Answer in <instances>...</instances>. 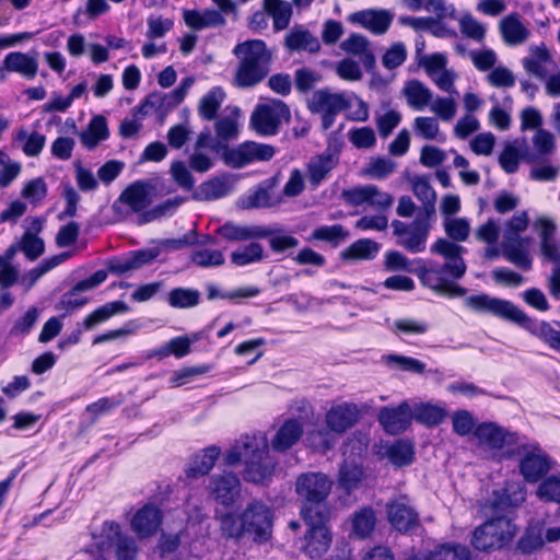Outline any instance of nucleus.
I'll return each instance as SVG.
<instances>
[{
	"instance_id": "4468645a",
	"label": "nucleus",
	"mask_w": 560,
	"mask_h": 560,
	"mask_svg": "<svg viewBox=\"0 0 560 560\" xmlns=\"http://www.w3.org/2000/svg\"><path fill=\"white\" fill-rule=\"evenodd\" d=\"M516 446L517 452H525L520 463V471L527 482H536L550 470V458L537 443Z\"/></svg>"
},
{
	"instance_id": "6ab92c4d",
	"label": "nucleus",
	"mask_w": 560,
	"mask_h": 560,
	"mask_svg": "<svg viewBox=\"0 0 560 560\" xmlns=\"http://www.w3.org/2000/svg\"><path fill=\"white\" fill-rule=\"evenodd\" d=\"M412 412L407 401L396 408L383 407L378 413V421L389 434L404 432L411 423Z\"/></svg>"
},
{
	"instance_id": "c85d7f7f",
	"label": "nucleus",
	"mask_w": 560,
	"mask_h": 560,
	"mask_svg": "<svg viewBox=\"0 0 560 560\" xmlns=\"http://www.w3.org/2000/svg\"><path fill=\"white\" fill-rule=\"evenodd\" d=\"M499 26L504 43L510 46L525 43L530 34L529 30L522 24L517 13L503 18Z\"/></svg>"
},
{
	"instance_id": "de8ad7c7",
	"label": "nucleus",
	"mask_w": 560,
	"mask_h": 560,
	"mask_svg": "<svg viewBox=\"0 0 560 560\" xmlns=\"http://www.w3.org/2000/svg\"><path fill=\"white\" fill-rule=\"evenodd\" d=\"M416 262L419 264V266L415 269V273L418 276L421 283L436 293L444 294V282L441 278V271H436L435 266L427 267L422 260H417Z\"/></svg>"
},
{
	"instance_id": "49530a36",
	"label": "nucleus",
	"mask_w": 560,
	"mask_h": 560,
	"mask_svg": "<svg viewBox=\"0 0 560 560\" xmlns=\"http://www.w3.org/2000/svg\"><path fill=\"white\" fill-rule=\"evenodd\" d=\"M184 100L182 92L173 90L170 93L154 92L148 95V104L153 105L154 112L166 114L174 109Z\"/></svg>"
},
{
	"instance_id": "774afa93",
	"label": "nucleus",
	"mask_w": 560,
	"mask_h": 560,
	"mask_svg": "<svg viewBox=\"0 0 560 560\" xmlns=\"http://www.w3.org/2000/svg\"><path fill=\"white\" fill-rule=\"evenodd\" d=\"M537 495L544 501L560 503V478L556 476L546 478L539 485Z\"/></svg>"
},
{
	"instance_id": "bb28decb",
	"label": "nucleus",
	"mask_w": 560,
	"mask_h": 560,
	"mask_svg": "<svg viewBox=\"0 0 560 560\" xmlns=\"http://www.w3.org/2000/svg\"><path fill=\"white\" fill-rule=\"evenodd\" d=\"M4 65L9 72H15L23 78L32 80L36 77L38 61L35 56L21 51H11L4 57Z\"/></svg>"
},
{
	"instance_id": "a18cd8bd",
	"label": "nucleus",
	"mask_w": 560,
	"mask_h": 560,
	"mask_svg": "<svg viewBox=\"0 0 560 560\" xmlns=\"http://www.w3.org/2000/svg\"><path fill=\"white\" fill-rule=\"evenodd\" d=\"M264 258V248L259 243L252 242L248 245L234 250L231 254V261L235 266L242 267L249 264L259 262Z\"/></svg>"
},
{
	"instance_id": "c756f323",
	"label": "nucleus",
	"mask_w": 560,
	"mask_h": 560,
	"mask_svg": "<svg viewBox=\"0 0 560 560\" xmlns=\"http://www.w3.org/2000/svg\"><path fill=\"white\" fill-rule=\"evenodd\" d=\"M284 46L291 51L305 50L317 52L320 49L318 38L303 27H293L285 36Z\"/></svg>"
},
{
	"instance_id": "412c9836",
	"label": "nucleus",
	"mask_w": 560,
	"mask_h": 560,
	"mask_svg": "<svg viewBox=\"0 0 560 560\" xmlns=\"http://www.w3.org/2000/svg\"><path fill=\"white\" fill-rule=\"evenodd\" d=\"M359 415L355 404L342 402L331 407L326 413V423L331 431L340 434L358 422Z\"/></svg>"
},
{
	"instance_id": "e433bc0d",
	"label": "nucleus",
	"mask_w": 560,
	"mask_h": 560,
	"mask_svg": "<svg viewBox=\"0 0 560 560\" xmlns=\"http://www.w3.org/2000/svg\"><path fill=\"white\" fill-rule=\"evenodd\" d=\"M129 311V306L124 301H114L96 308L83 320L86 330L94 328L97 324L103 323L116 314H122Z\"/></svg>"
},
{
	"instance_id": "f8f14e48",
	"label": "nucleus",
	"mask_w": 560,
	"mask_h": 560,
	"mask_svg": "<svg viewBox=\"0 0 560 560\" xmlns=\"http://www.w3.org/2000/svg\"><path fill=\"white\" fill-rule=\"evenodd\" d=\"M480 445L490 450H502L505 446H526L525 438L509 431L495 422H482L474 431Z\"/></svg>"
},
{
	"instance_id": "1a4fd4ad",
	"label": "nucleus",
	"mask_w": 560,
	"mask_h": 560,
	"mask_svg": "<svg viewBox=\"0 0 560 560\" xmlns=\"http://www.w3.org/2000/svg\"><path fill=\"white\" fill-rule=\"evenodd\" d=\"M290 109L280 100L266 104H259L250 116L252 128L260 136H273L278 133L283 120L290 119Z\"/></svg>"
},
{
	"instance_id": "cd10ccee",
	"label": "nucleus",
	"mask_w": 560,
	"mask_h": 560,
	"mask_svg": "<svg viewBox=\"0 0 560 560\" xmlns=\"http://www.w3.org/2000/svg\"><path fill=\"white\" fill-rule=\"evenodd\" d=\"M217 233L228 241H248L265 238L271 235V231L264 226H241L226 222L217 229Z\"/></svg>"
},
{
	"instance_id": "dca6fc26",
	"label": "nucleus",
	"mask_w": 560,
	"mask_h": 560,
	"mask_svg": "<svg viewBox=\"0 0 560 560\" xmlns=\"http://www.w3.org/2000/svg\"><path fill=\"white\" fill-rule=\"evenodd\" d=\"M389 524L399 533H410L420 526L418 512L407 497H399L387 504Z\"/></svg>"
},
{
	"instance_id": "052dcab7",
	"label": "nucleus",
	"mask_w": 560,
	"mask_h": 560,
	"mask_svg": "<svg viewBox=\"0 0 560 560\" xmlns=\"http://www.w3.org/2000/svg\"><path fill=\"white\" fill-rule=\"evenodd\" d=\"M459 28L463 35L478 43L485 39L486 27L469 13L459 20Z\"/></svg>"
},
{
	"instance_id": "20e7f679",
	"label": "nucleus",
	"mask_w": 560,
	"mask_h": 560,
	"mask_svg": "<svg viewBox=\"0 0 560 560\" xmlns=\"http://www.w3.org/2000/svg\"><path fill=\"white\" fill-rule=\"evenodd\" d=\"M233 54L238 59L235 83L240 88H252L269 73L271 52L261 39H249L237 44Z\"/></svg>"
},
{
	"instance_id": "423d86ee",
	"label": "nucleus",
	"mask_w": 560,
	"mask_h": 560,
	"mask_svg": "<svg viewBox=\"0 0 560 560\" xmlns=\"http://www.w3.org/2000/svg\"><path fill=\"white\" fill-rule=\"evenodd\" d=\"M515 525L506 517H492L472 532L471 545L480 551L501 549L515 535Z\"/></svg>"
},
{
	"instance_id": "09e8293b",
	"label": "nucleus",
	"mask_w": 560,
	"mask_h": 560,
	"mask_svg": "<svg viewBox=\"0 0 560 560\" xmlns=\"http://www.w3.org/2000/svg\"><path fill=\"white\" fill-rule=\"evenodd\" d=\"M190 261L200 268H215L224 265L225 258L221 250L202 248L190 254Z\"/></svg>"
},
{
	"instance_id": "37998d69",
	"label": "nucleus",
	"mask_w": 560,
	"mask_h": 560,
	"mask_svg": "<svg viewBox=\"0 0 560 560\" xmlns=\"http://www.w3.org/2000/svg\"><path fill=\"white\" fill-rule=\"evenodd\" d=\"M447 412L444 408L431 404H422L416 407L412 415L417 422L427 427L441 424L445 420Z\"/></svg>"
},
{
	"instance_id": "58836bf2",
	"label": "nucleus",
	"mask_w": 560,
	"mask_h": 560,
	"mask_svg": "<svg viewBox=\"0 0 560 560\" xmlns=\"http://www.w3.org/2000/svg\"><path fill=\"white\" fill-rule=\"evenodd\" d=\"M385 455L397 467L410 465L415 459L413 446L405 440H397L386 446Z\"/></svg>"
},
{
	"instance_id": "864d4df0",
	"label": "nucleus",
	"mask_w": 560,
	"mask_h": 560,
	"mask_svg": "<svg viewBox=\"0 0 560 560\" xmlns=\"http://www.w3.org/2000/svg\"><path fill=\"white\" fill-rule=\"evenodd\" d=\"M19 249L28 260L34 261L44 254L45 242L38 235L24 233L21 241L19 242Z\"/></svg>"
},
{
	"instance_id": "f257e3e1",
	"label": "nucleus",
	"mask_w": 560,
	"mask_h": 560,
	"mask_svg": "<svg viewBox=\"0 0 560 560\" xmlns=\"http://www.w3.org/2000/svg\"><path fill=\"white\" fill-rule=\"evenodd\" d=\"M213 518L225 540L238 542L248 537L256 544H264L272 536L273 512L258 499L249 501L240 514L215 509Z\"/></svg>"
},
{
	"instance_id": "c03bdc74",
	"label": "nucleus",
	"mask_w": 560,
	"mask_h": 560,
	"mask_svg": "<svg viewBox=\"0 0 560 560\" xmlns=\"http://www.w3.org/2000/svg\"><path fill=\"white\" fill-rule=\"evenodd\" d=\"M185 198L183 197H175L172 199H167L164 202L155 206L154 208L147 210L142 212L138 217V224H145L151 221L161 219L166 215H171L175 212V210L185 202Z\"/></svg>"
},
{
	"instance_id": "bf43d9fd",
	"label": "nucleus",
	"mask_w": 560,
	"mask_h": 560,
	"mask_svg": "<svg viewBox=\"0 0 560 560\" xmlns=\"http://www.w3.org/2000/svg\"><path fill=\"white\" fill-rule=\"evenodd\" d=\"M18 140H25V143L23 145V152L27 156H37L45 145L46 137L36 131L28 135L26 130L22 129L18 133Z\"/></svg>"
},
{
	"instance_id": "ddd939ff",
	"label": "nucleus",
	"mask_w": 560,
	"mask_h": 560,
	"mask_svg": "<svg viewBox=\"0 0 560 560\" xmlns=\"http://www.w3.org/2000/svg\"><path fill=\"white\" fill-rule=\"evenodd\" d=\"M209 497L218 504L232 506L241 495V480L236 474L224 471L210 477L208 485Z\"/></svg>"
},
{
	"instance_id": "4be33fe9",
	"label": "nucleus",
	"mask_w": 560,
	"mask_h": 560,
	"mask_svg": "<svg viewBox=\"0 0 560 560\" xmlns=\"http://www.w3.org/2000/svg\"><path fill=\"white\" fill-rule=\"evenodd\" d=\"M112 535L109 546L113 549L115 560H138L140 548L136 539L127 534H122L117 523H109Z\"/></svg>"
},
{
	"instance_id": "a878e982",
	"label": "nucleus",
	"mask_w": 560,
	"mask_h": 560,
	"mask_svg": "<svg viewBox=\"0 0 560 560\" xmlns=\"http://www.w3.org/2000/svg\"><path fill=\"white\" fill-rule=\"evenodd\" d=\"M436 271H441L443 279L444 294L448 296H464L467 289L455 284L452 280L460 279L466 272V264L464 260L457 259L454 262H445L442 266H435Z\"/></svg>"
},
{
	"instance_id": "680f3d73",
	"label": "nucleus",
	"mask_w": 560,
	"mask_h": 560,
	"mask_svg": "<svg viewBox=\"0 0 560 560\" xmlns=\"http://www.w3.org/2000/svg\"><path fill=\"white\" fill-rule=\"evenodd\" d=\"M396 163L387 158H374L365 168V174L376 179L386 178L394 173Z\"/></svg>"
},
{
	"instance_id": "13d9d810",
	"label": "nucleus",
	"mask_w": 560,
	"mask_h": 560,
	"mask_svg": "<svg viewBox=\"0 0 560 560\" xmlns=\"http://www.w3.org/2000/svg\"><path fill=\"white\" fill-rule=\"evenodd\" d=\"M453 431L459 436H466L475 431L476 420L471 412L465 409L457 410L452 416Z\"/></svg>"
},
{
	"instance_id": "8fccbe9b",
	"label": "nucleus",
	"mask_w": 560,
	"mask_h": 560,
	"mask_svg": "<svg viewBox=\"0 0 560 560\" xmlns=\"http://www.w3.org/2000/svg\"><path fill=\"white\" fill-rule=\"evenodd\" d=\"M432 552L435 560H470L471 557L469 548L457 542L441 545Z\"/></svg>"
},
{
	"instance_id": "4c0bfd02",
	"label": "nucleus",
	"mask_w": 560,
	"mask_h": 560,
	"mask_svg": "<svg viewBox=\"0 0 560 560\" xmlns=\"http://www.w3.org/2000/svg\"><path fill=\"white\" fill-rule=\"evenodd\" d=\"M264 9L273 19V28L282 31L289 26L292 5L283 0H264Z\"/></svg>"
},
{
	"instance_id": "2f4dec72",
	"label": "nucleus",
	"mask_w": 560,
	"mask_h": 560,
	"mask_svg": "<svg viewBox=\"0 0 560 560\" xmlns=\"http://www.w3.org/2000/svg\"><path fill=\"white\" fill-rule=\"evenodd\" d=\"M381 245L370 238H360L340 253L342 260H371L380 252Z\"/></svg>"
},
{
	"instance_id": "0eeeda50",
	"label": "nucleus",
	"mask_w": 560,
	"mask_h": 560,
	"mask_svg": "<svg viewBox=\"0 0 560 560\" xmlns=\"http://www.w3.org/2000/svg\"><path fill=\"white\" fill-rule=\"evenodd\" d=\"M330 516H316L311 520L302 517L307 530L301 538L300 551L310 559H318L326 555L332 542V533L327 526Z\"/></svg>"
},
{
	"instance_id": "e2e57ef3",
	"label": "nucleus",
	"mask_w": 560,
	"mask_h": 560,
	"mask_svg": "<svg viewBox=\"0 0 560 560\" xmlns=\"http://www.w3.org/2000/svg\"><path fill=\"white\" fill-rule=\"evenodd\" d=\"M241 209L264 208L270 206V195L267 188L259 186L253 194L238 199Z\"/></svg>"
},
{
	"instance_id": "72a5a7b5",
	"label": "nucleus",
	"mask_w": 560,
	"mask_h": 560,
	"mask_svg": "<svg viewBox=\"0 0 560 560\" xmlns=\"http://www.w3.org/2000/svg\"><path fill=\"white\" fill-rule=\"evenodd\" d=\"M544 546V524L539 521L530 522L517 542V550L523 555H530Z\"/></svg>"
},
{
	"instance_id": "b1692460",
	"label": "nucleus",
	"mask_w": 560,
	"mask_h": 560,
	"mask_svg": "<svg viewBox=\"0 0 560 560\" xmlns=\"http://www.w3.org/2000/svg\"><path fill=\"white\" fill-rule=\"evenodd\" d=\"M234 179L230 175L215 176L200 184L192 194V199L198 201L215 200L225 197L233 190Z\"/></svg>"
},
{
	"instance_id": "f704fd0d",
	"label": "nucleus",
	"mask_w": 560,
	"mask_h": 560,
	"mask_svg": "<svg viewBox=\"0 0 560 560\" xmlns=\"http://www.w3.org/2000/svg\"><path fill=\"white\" fill-rule=\"evenodd\" d=\"M402 94L408 105L415 109H422L432 101V92L419 80L408 81L402 89Z\"/></svg>"
},
{
	"instance_id": "0e129e2a",
	"label": "nucleus",
	"mask_w": 560,
	"mask_h": 560,
	"mask_svg": "<svg viewBox=\"0 0 560 560\" xmlns=\"http://www.w3.org/2000/svg\"><path fill=\"white\" fill-rule=\"evenodd\" d=\"M406 58V46L401 42H397L394 43L383 55L382 63L386 69L393 70L401 66Z\"/></svg>"
},
{
	"instance_id": "3c124183",
	"label": "nucleus",
	"mask_w": 560,
	"mask_h": 560,
	"mask_svg": "<svg viewBox=\"0 0 560 560\" xmlns=\"http://www.w3.org/2000/svg\"><path fill=\"white\" fill-rule=\"evenodd\" d=\"M312 237L338 246L342 241L349 237V232L340 224L323 225L313 231Z\"/></svg>"
},
{
	"instance_id": "603ef678",
	"label": "nucleus",
	"mask_w": 560,
	"mask_h": 560,
	"mask_svg": "<svg viewBox=\"0 0 560 560\" xmlns=\"http://www.w3.org/2000/svg\"><path fill=\"white\" fill-rule=\"evenodd\" d=\"M390 330L398 337L401 335H423L429 330V325L423 320L399 318L394 320L390 326Z\"/></svg>"
},
{
	"instance_id": "6e6d98bb",
	"label": "nucleus",
	"mask_w": 560,
	"mask_h": 560,
	"mask_svg": "<svg viewBox=\"0 0 560 560\" xmlns=\"http://www.w3.org/2000/svg\"><path fill=\"white\" fill-rule=\"evenodd\" d=\"M375 514L370 508L362 509L353 517V532L361 538L369 536L375 527Z\"/></svg>"
},
{
	"instance_id": "9b49d317",
	"label": "nucleus",
	"mask_w": 560,
	"mask_h": 560,
	"mask_svg": "<svg viewBox=\"0 0 560 560\" xmlns=\"http://www.w3.org/2000/svg\"><path fill=\"white\" fill-rule=\"evenodd\" d=\"M394 234L398 237V245L410 253H421L425 249L427 238L431 229L430 223L416 218L410 224L399 220L392 222Z\"/></svg>"
},
{
	"instance_id": "5701e85b",
	"label": "nucleus",
	"mask_w": 560,
	"mask_h": 560,
	"mask_svg": "<svg viewBox=\"0 0 560 560\" xmlns=\"http://www.w3.org/2000/svg\"><path fill=\"white\" fill-rule=\"evenodd\" d=\"M162 522V512L153 504L142 506L131 520L132 530L141 538L155 534Z\"/></svg>"
},
{
	"instance_id": "2eb2a0df",
	"label": "nucleus",
	"mask_w": 560,
	"mask_h": 560,
	"mask_svg": "<svg viewBox=\"0 0 560 560\" xmlns=\"http://www.w3.org/2000/svg\"><path fill=\"white\" fill-rule=\"evenodd\" d=\"M525 500V492L518 485H508L494 490L492 495L482 505L486 515L492 517H505L509 509L520 505Z\"/></svg>"
},
{
	"instance_id": "69168bd1",
	"label": "nucleus",
	"mask_w": 560,
	"mask_h": 560,
	"mask_svg": "<svg viewBox=\"0 0 560 560\" xmlns=\"http://www.w3.org/2000/svg\"><path fill=\"white\" fill-rule=\"evenodd\" d=\"M349 140L358 149H370L375 145L376 137L371 127H361L349 131Z\"/></svg>"
},
{
	"instance_id": "4d7b16f0",
	"label": "nucleus",
	"mask_w": 560,
	"mask_h": 560,
	"mask_svg": "<svg viewBox=\"0 0 560 560\" xmlns=\"http://www.w3.org/2000/svg\"><path fill=\"white\" fill-rule=\"evenodd\" d=\"M444 230L454 242H464L469 236L470 225L465 218H448L444 221Z\"/></svg>"
},
{
	"instance_id": "a19ab883",
	"label": "nucleus",
	"mask_w": 560,
	"mask_h": 560,
	"mask_svg": "<svg viewBox=\"0 0 560 560\" xmlns=\"http://www.w3.org/2000/svg\"><path fill=\"white\" fill-rule=\"evenodd\" d=\"M167 303L174 308H190L200 303V292L191 288H175L167 294Z\"/></svg>"
},
{
	"instance_id": "9d476101",
	"label": "nucleus",
	"mask_w": 560,
	"mask_h": 560,
	"mask_svg": "<svg viewBox=\"0 0 560 560\" xmlns=\"http://www.w3.org/2000/svg\"><path fill=\"white\" fill-rule=\"evenodd\" d=\"M351 106L345 93H332L329 89H320L308 100V109L320 114L322 128L328 130L335 122L336 116Z\"/></svg>"
},
{
	"instance_id": "ea45409f",
	"label": "nucleus",
	"mask_w": 560,
	"mask_h": 560,
	"mask_svg": "<svg viewBox=\"0 0 560 560\" xmlns=\"http://www.w3.org/2000/svg\"><path fill=\"white\" fill-rule=\"evenodd\" d=\"M225 98L224 91L215 86L205 94L198 105L199 115L206 120H213Z\"/></svg>"
},
{
	"instance_id": "393cba45",
	"label": "nucleus",
	"mask_w": 560,
	"mask_h": 560,
	"mask_svg": "<svg viewBox=\"0 0 560 560\" xmlns=\"http://www.w3.org/2000/svg\"><path fill=\"white\" fill-rule=\"evenodd\" d=\"M303 434V425L296 419H287L276 432L270 445L273 451L283 453L294 446Z\"/></svg>"
},
{
	"instance_id": "7ed1b4c3",
	"label": "nucleus",
	"mask_w": 560,
	"mask_h": 560,
	"mask_svg": "<svg viewBox=\"0 0 560 560\" xmlns=\"http://www.w3.org/2000/svg\"><path fill=\"white\" fill-rule=\"evenodd\" d=\"M224 460L229 466L243 460V477L253 483H262L270 478L277 465L276 459L269 455V443L264 432L241 436L226 452Z\"/></svg>"
},
{
	"instance_id": "79ce46f5",
	"label": "nucleus",
	"mask_w": 560,
	"mask_h": 560,
	"mask_svg": "<svg viewBox=\"0 0 560 560\" xmlns=\"http://www.w3.org/2000/svg\"><path fill=\"white\" fill-rule=\"evenodd\" d=\"M364 478V471L361 466L345 463L339 469V487L348 494L358 489Z\"/></svg>"
},
{
	"instance_id": "5fc2aeb1",
	"label": "nucleus",
	"mask_w": 560,
	"mask_h": 560,
	"mask_svg": "<svg viewBox=\"0 0 560 560\" xmlns=\"http://www.w3.org/2000/svg\"><path fill=\"white\" fill-rule=\"evenodd\" d=\"M431 252L443 256L446 259V262H454L457 259L464 260L462 254L466 252V249L462 245L451 242L450 240L439 238L432 245Z\"/></svg>"
},
{
	"instance_id": "338daca9",
	"label": "nucleus",
	"mask_w": 560,
	"mask_h": 560,
	"mask_svg": "<svg viewBox=\"0 0 560 560\" xmlns=\"http://www.w3.org/2000/svg\"><path fill=\"white\" fill-rule=\"evenodd\" d=\"M170 173L176 184L185 190H191L195 186V178L183 161H175L171 164Z\"/></svg>"
},
{
	"instance_id": "f3484780",
	"label": "nucleus",
	"mask_w": 560,
	"mask_h": 560,
	"mask_svg": "<svg viewBox=\"0 0 560 560\" xmlns=\"http://www.w3.org/2000/svg\"><path fill=\"white\" fill-rule=\"evenodd\" d=\"M522 63L528 74L541 81L547 79V77L558 68L545 44L532 46L529 48V55L523 58Z\"/></svg>"
},
{
	"instance_id": "6e6552de",
	"label": "nucleus",
	"mask_w": 560,
	"mask_h": 560,
	"mask_svg": "<svg viewBox=\"0 0 560 560\" xmlns=\"http://www.w3.org/2000/svg\"><path fill=\"white\" fill-rule=\"evenodd\" d=\"M276 154L275 147L255 141H245L236 147L225 145L222 151L224 163L232 168H242L254 162L270 161Z\"/></svg>"
},
{
	"instance_id": "aec40b11",
	"label": "nucleus",
	"mask_w": 560,
	"mask_h": 560,
	"mask_svg": "<svg viewBox=\"0 0 560 560\" xmlns=\"http://www.w3.org/2000/svg\"><path fill=\"white\" fill-rule=\"evenodd\" d=\"M394 15L384 9H366L352 13L350 22L357 23L375 35H383L389 28Z\"/></svg>"
},
{
	"instance_id": "c9c22d12",
	"label": "nucleus",
	"mask_w": 560,
	"mask_h": 560,
	"mask_svg": "<svg viewBox=\"0 0 560 560\" xmlns=\"http://www.w3.org/2000/svg\"><path fill=\"white\" fill-rule=\"evenodd\" d=\"M220 455V448L212 445L203 450L201 455H196L186 470L188 478H197L209 474Z\"/></svg>"
},
{
	"instance_id": "39448f33",
	"label": "nucleus",
	"mask_w": 560,
	"mask_h": 560,
	"mask_svg": "<svg viewBox=\"0 0 560 560\" xmlns=\"http://www.w3.org/2000/svg\"><path fill=\"white\" fill-rule=\"evenodd\" d=\"M331 486V480L323 472L308 471L298 476L295 492L302 501V517L311 520L316 516H330L327 498Z\"/></svg>"
},
{
	"instance_id": "f03ea898",
	"label": "nucleus",
	"mask_w": 560,
	"mask_h": 560,
	"mask_svg": "<svg viewBox=\"0 0 560 560\" xmlns=\"http://www.w3.org/2000/svg\"><path fill=\"white\" fill-rule=\"evenodd\" d=\"M464 304L477 313L490 314L500 319L516 324L542 340L551 349L560 352V322H555V325L559 327L557 329L548 322H538L529 317L511 301L486 293L467 296L464 300Z\"/></svg>"
},
{
	"instance_id": "473e14b6",
	"label": "nucleus",
	"mask_w": 560,
	"mask_h": 560,
	"mask_svg": "<svg viewBox=\"0 0 560 560\" xmlns=\"http://www.w3.org/2000/svg\"><path fill=\"white\" fill-rule=\"evenodd\" d=\"M338 158L328 150L312 160L308 164V179L312 185L318 186L327 174L335 168Z\"/></svg>"
},
{
	"instance_id": "a211bd4d",
	"label": "nucleus",
	"mask_w": 560,
	"mask_h": 560,
	"mask_svg": "<svg viewBox=\"0 0 560 560\" xmlns=\"http://www.w3.org/2000/svg\"><path fill=\"white\" fill-rule=\"evenodd\" d=\"M154 190L155 185L152 180H136L121 192L119 201L140 215L152 203Z\"/></svg>"
},
{
	"instance_id": "7c9ffc66",
	"label": "nucleus",
	"mask_w": 560,
	"mask_h": 560,
	"mask_svg": "<svg viewBox=\"0 0 560 560\" xmlns=\"http://www.w3.org/2000/svg\"><path fill=\"white\" fill-rule=\"evenodd\" d=\"M109 137L106 118L102 115L94 116L86 129L79 133V138L83 147L89 150L95 149L100 142Z\"/></svg>"
}]
</instances>
